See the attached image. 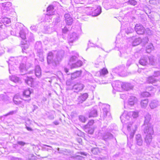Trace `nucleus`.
Listing matches in <instances>:
<instances>
[{
  "mask_svg": "<svg viewBox=\"0 0 160 160\" xmlns=\"http://www.w3.org/2000/svg\"><path fill=\"white\" fill-rule=\"evenodd\" d=\"M54 52L50 51L47 54V62L48 65L52 68H55L58 65L63 56L64 51H61L57 52L55 55Z\"/></svg>",
  "mask_w": 160,
  "mask_h": 160,
  "instance_id": "f257e3e1",
  "label": "nucleus"
},
{
  "mask_svg": "<svg viewBox=\"0 0 160 160\" xmlns=\"http://www.w3.org/2000/svg\"><path fill=\"white\" fill-rule=\"evenodd\" d=\"M138 116V112H129L124 111L123 114L120 116L121 121L122 123L128 124V122H127L132 118V117L135 118Z\"/></svg>",
  "mask_w": 160,
  "mask_h": 160,
  "instance_id": "f03ea898",
  "label": "nucleus"
},
{
  "mask_svg": "<svg viewBox=\"0 0 160 160\" xmlns=\"http://www.w3.org/2000/svg\"><path fill=\"white\" fill-rule=\"evenodd\" d=\"M144 132L145 134V141L147 145H149L152 141V135L154 133L152 126H149L148 125V126L146 127L144 129Z\"/></svg>",
  "mask_w": 160,
  "mask_h": 160,
  "instance_id": "7ed1b4c3",
  "label": "nucleus"
},
{
  "mask_svg": "<svg viewBox=\"0 0 160 160\" xmlns=\"http://www.w3.org/2000/svg\"><path fill=\"white\" fill-rule=\"evenodd\" d=\"M24 79L25 82L31 87H35L38 84V82L31 77H27Z\"/></svg>",
  "mask_w": 160,
  "mask_h": 160,
  "instance_id": "20e7f679",
  "label": "nucleus"
},
{
  "mask_svg": "<svg viewBox=\"0 0 160 160\" xmlns=\"http://www.w3.org/2000/svg\"><path fill=\"white\" fill-rule=\"evenodd\" d=\"M103 113L101 115L104 119H105L108 116L109 117V112L110 106L108 104H104L103 105Z\"/></svg>",
  "mask_w": 160,
  "mask_h": 160,
  "instance_id": "39448f33",
  "label": "nucleus"
},
{
  "mask_svg": "<svg viewBox=\"0 0 160 160\" xmlns=\"http://www.w3.org/2000/svg\"><path fill=\"white\" fill-rule=\"evenodd\" d=\"M137 100V98L134 96L132 95L129 96L127 103H124V107H125L127 104L128 106V108H129L130 107L129 106L132 107L134 105L136 102Z\"/></svg>",
  "mask_w": 160,
  "mask_h": 160,
  "instance_id": "423d86ee",
  "label": "nucleus"
},
{
  "mask_svg": "<svg viewBox=\"0 0 160 160\" xmlns=\"http://www.w3.org/2000/svg\"><path fill=\"white\" fill-rule=\"evenodd\" d=\"M84 87V86L83 84L82 83L80 82L77 83L73 86L72 90L74 92H78L83 90Z\"/></svg>",
  "mask_w": 160,
  "mask_h": 160,
  "instance_id": "0eeeda50",
  "label": "nucleus"
},
{
  "mask_svg": "<svg viewBox=\"0 0 160 160\" xmlns=\"http://www.w3.org/2000/svg\"><path fill=\"white\" fill-rule=\"evenodd\" d=\"M135 30L137 34H142L145 32V29L143 26L140 24H137L135 27Z\"/></svg>",
  "mask_w": 160,
  "mask_h": 160,
  "instance_id": "6e6552de",
  "label": "nucleus"
},
{
  "mask_svg": "<svg viewBox=\"0 0 160 160\" xmlns=\"http://www.w3.org/2000/svg\"><path fill=\"white\" fill-rule=\"evenodd\" d=\"M122 82L119 81H116L113 82L112 86L114 89L121 91L122 90Z\"/></svg>",
  "mask_w": 160,
  "mask_h": 160,
  "instance_id": "1a4fd4ad",
  "label": "nucleus"
},
{
  "mask_svg": "<svg viewBox=\"0 0 160 160\" xmlns=\"http://www.w3.org/2000/svg\"><path fill=\"white\" fill-rule=\"evenodd\" d=\"M79 37V35L76 33L73 32L70 34L68 37L69 38V43H72L73 42L77 40Z\"/></svg>",
  "mask_w": 160,
  "mask_h": 160,
  "instance_id": "9d476101",
  "label": "nucleus"
},
{
  "mask_svg": "<svg viewBox=\"0 0 160 160\" xmlns=\"http://www.w3.org/2000/svg\"><path fill=\"white\" fill-rule=\"evenodd\" d=\"M64 18L65 22L68 25H71L73 22V19L71 17L69 14H65L64 15Z\"/></svg>",
  "mask_w": 160,
  "mask_h": 160,
  "instance_id": "9b49d317",
  "label": "nucleus"
},
{
  "mask_svg": "<svg viewBox=\"0 0 160 160\" xmlns=\"http://www.w3.org/2000/svg\"><path fill=\"white\" fill-rule=\"evenodd\" d=\"M139 63L142 66H145L148 64V58L147 56L142 57L139 61Z\"/></svg>",
  "mask_w": 160,
  "mask_h": 160,
  "instance_id": "f8f14e48",
  "label": "nucleus"
},
{
  "mask_svg": "<svg viewBox=\"0 0 160 160\" xmlns=\"http://www.w3.org/2000/svg\"><path fill=\"white\" fill-rule=\"evenodd\" d=\"M158 81V79L155 78L152 76L149 77L147 80V82L148 83H151L154 85H156L155 84Z\"/></svg>",
  "mask_w": 160,
  "mask_h": 160,
  "instance_id": "ddd939ff",
  "label": "nucleus"
},
{
  "mask_svg": "<svg viewBox=\"0 0 160 160\" xmlns=\"http://www.w3.org/2000/svg\"><path fill=\"white\" fill-rule=\"evenodd\" d=\"M28 68L26 66V63H21L19 66L20 72L22 73V75L26 73Z\"/></svg>",
  "mask_w": 160,
  "mask_h": 160,
  "instance_id": "4468645a",
  "label": "nucleus"
},
{
  "mask_svg": "<svg viewBox=\"0 0 160 160\" xmlns=\"http://www.w3.org/2000/svg\"><path fill=\"white\" fill-rule=\"evenodd\" d=\"M88 97V94L87 93H84L78 97V101L79 103H81L85 101Z\"/></svg>",
  "mask_w": 160,
  "mask_h": 160,
  "instance_id": "2eb2a0df",
  "label": "nucleus"
},
{
  "mask_svg": "<svg viewBox=\"0 0 160 160\" xmlns=\"http://www.w3.org/2000/svg\"><path fill=\"white\" fill-rule=\"evenodd\" d=\"M132 87L130 83L128 82H122V90H124L128 91L131 89Z\"/></svg>",
  "mask_w": 160,
  "mask_h": 160,
  "instance_id": "dca6fc26",
  "label": "nucleus"
},
{
  "mask_svg": "<svg viewBox=\"0 0 160 160\" xmlns=\"http://www.w3.org/2000/svg\"><path fill=\"white\" fill-rule=\"evenodd\" d=\"M149 106L151 109H153L159 106L158 102L155 100H152L149 103Z\"/></svg>",
  "mask_w": 160,
  "mask_h": 160,
  "instance_id": "f3484780",
  "label": "nucleus"
},
{
  "mask_svg": "<svg viewBox=\"0 0 160 160\" xmlns=\"http://www.w3.org/2000/svg\"><path fill=\"white\" fill-rule=\"evenodd\" d=\"M135 138L137 144L139 146L142 145L143 141L141 135L139 134L135 136Z\"/></svg>",
  "mask_w": 160,
  "mask_h": 160,
  "instance_id": "a211bd4d",
  "label": "nucleus"
},
{
  "mask_svg": "<svg viewBox=\"0 0 160 160\" xmlns=\"http://www.w3.org/2000/svg\"><path fill=\"white\" fill-rule=\"evenodd\" d=\"M35 49L37 50L38 52L42 53V46L41 42L40 41L37 42L35 46Z\"/></svg>",
  "mask_w": 160,
  "mask_h": 160,
  "instance_id": "6ab92c4d",
  "label": "nucleus"
},
{
  "mask_svg": "<svg viewBox=\"0 0 160 160\" xmlns=\"http://www.w3.org/2000/svg\"><path fill=\"white\" fill-rule=\"evenodd\" d=\"M131 123V122H130ZM132 124V122L130 123V125H128L127 126V130L128 132H130V138H132L133 137L135 133V130L131 128V126Z\"/></svg>",
  "mask_w": 160,
  "mask_h": 160,
  "instance_id": "aec40b11",
  "label": "nucleus"
},
{
  "mask_svg": "<svg viewBox=\"0 0 160 160\" xmlns=\"http://www.w3.org/2000/svg\"><path fill=\"white\" fill-rule=\"evenodd\" d=\"M82 61L80 60H78V59L77 60L76 62L73 63V64L71 65V68H75L78 67H80L82 65Z\"/></svg>",
  "mask_w": 160,
  "mask_h": 160,
  "instance_id": "412c9836",
  "label": "nucleus"
},
{
  "mask_svg": "<svg viewBox=\"0 0 160 160\" xmlns=\"http://www.w3.org/2000/svg\"><path fill=\"white\" fill-rule=\"evenodd\" d=\"M101 8L100 6H98L96 9L92 12V16H97L99 15L101 12Z\"/></svg>",
  "mask_w": 160,
  "mask_h": 160,
  "instance_id": "4be33fe9",
  "label": "nucleus"
},
{
  "mask_svg": "<svg viewBox=\"0 0 160 160\" xmlns=\"http://www.w3.org/2000/svg\"><path fill=\"white\" fill-rule=\"evenodd\" d=\"M78 54H76V55L72 56L70 58L68 64L71 66L73 63L76 62L78 60Z\"/></svg>",
  "mask_w": 160,
  "mask_h": 160,
  "instance_id": "5701e85b",
  "label": "nucleus"
},
{
  "mask_svg": "<svg viewBox=\"0 0 160 160\" xmlns=\"http://www.w3.org/2000/svg\"><path fill=\"white\" fill-rule=\"evenodd\" d=\"M3 9L7 11L10 10L12 6V3L10 2H7L2 3Z\"/></svg>",
  "mask_w": 160,
  "mask_h": 160,
  "instance_id": "b1692460",
  "label": "nucleus"
},
{
  "mask_svg": "<svg viewBox=\"0 0 160 160\" xmlns=\"http://www.w3.org/2000/svg\"><path fill=\"white\" fill-rule=\"evenodd\" d=\"M47 15H52L54 14V8L53 5H50L47 8Z\"/></svg>",
  "mask_w": 160,
  "mask_h": 160,
  "instance_id": "393cba45",
  "label": "nucleus"
},
{
  "mask_svg": "<svg viewBox=\"0 0 160 160\" xmlns=\"http://www.w3.org/2000/svg\"><path fill=\"white\" fill-rule=\"evenodd\" d=\"M82 73L81 71H77L71 74V78L72 79H74L80 77Z\"/></svg>",
  "mask_w": 160,
  "mask_h": 160,
  "instance_id": "a878e982",
  "label": "nucleus"
},
{
  "mask_svg": "<svg viewBox=\"0 0 160 160\" xmlns=\"http://www.w3.org/2000/svg\"><path fill=\"white\" fill-rule=\"evenodd\" d=\"M151 118V115L148 113L145 116V121H144V125H147L146 127L148 126V125L149 126H152L151 124L149 123V122L150 121Z\"/></svg>",
  "mask_w": 160,
  "mask_h": 160,
  "instance_id": "bb28decb",
  "label": "nucleus"
},
{
  "mask_svg": "<svg viewBox=\"0 0 160 160\" xmlns=\"http://www.w3.org/2000/svg\"><path fill=\"white\" fill-rule=\"evenodd\" d=\"M21 99L19 98L18 95H15L13 98V101L15 104L19 105L22 102Z\"/></svg>",
  "mask_w": 160,
  "mask_h": 160,
  "instance_id": "cd10ccee",
  "label": "nucleus"
},
{
  "mask_svg": "<svg viewBox=\"0 0 160 160\" xmlns=\"http://www.w3.org/2000/svg\"><path fill=\"white\" fill-rule=\"evenodd\" d=\"M35 74L36 77L39 78L41 75V72L40 68L38 65L36 66L35 70Z\"/></svg>",
  "mask_w": 160,
  "mask_h": 160,
  "instance_id": "c85d7f7f",
  "label": "nucleus"
},
{
  "mask_svg": "<svg viewBox=\"0 0 160 160\" xmlns=\"http://www.w3.org/2000/svg\"><path fill=\"white\" fill-rule=\"evenodd\" d=\"M113 137V135L109 132H106L104 133L103 136L102 138L105 141L108 140V139H110Z\"/></svg>",
  "mask_w": 160,
  "mask_h": 160,
  "instance_id": "c756f323",
  "label": "nucleus"
},
{
  "mask_svg": "<svg viewBox=\"0 0 160 160\" xmlns=\"http://www.w3.org/2000/svg\"><path fill=\"white\" fill-rule=\"evenodd\" d=\"M97 116V110L95 109H92L89 115V118L95 117Z\"/></svg>",
  "mask_w": 160,
  "mask_h": 160,
  "instance_id": "7c9ffc66",
  "label": "nucleus"
},
{
  "mask_svg": "<svg viewBox=\"0 0 160 160\" xmlns=\"http://www.w3.org/2000/svg\"><path fill=\"white\" fill-rule=\"evenodd\" d=\"M16 58L14 57H11L9 59V61L8 62L7 61V62L9 66V72L11 73V70H12V65H11L12 63L10 62H14V60H16Z\"/></svg>",
  "mask_w": 160,
  "mask_h": 160,
  "instance_id": "2f4dec72",
  "label": "nucleus"
},
{
  "mask_svg": "<svg viewBox=\"0 0 160 160\" xmlns=\"http://www.w3.org/2000/svg\"><path fill=\"white\" fill-rule=\"evenodd\" d=\"M59 149H60L59 148H58L57 149L58 153H60L63 154L64 155H68L70 154V152L69 150L66 149H65L63 150H60Z\"/></svg>",
  "mask_w": 160,
  "mask_h": 160,
  "instance_id": "473e14b6",
  "label": "nucleus"
},
{
  "mask_svg": "<svg viewBox=\"0 0 160 160\" xmlns=\"http://www.w3.org/2000/svg\"><path fill=\"white\" fill-rule=\"evenodd\" d=\"M148 102V99L142 100L141 102V105L142 108H145L147 106Z\"/></svg>",
  "mask_w": 160,
  "mask_h": 160,
  "instance_id": "72a5a7b5",
  "label": "nucleus"
},
{
  "mask_svg": "<svg viewBox=\"0 0 160 160\" xmlns=\"http://www.w3.org/2000/svg\"><path fill=\"white\" fill-rule=\"evenodd\" d=\"M142 42V39L140 38H136L132 42V45L136 46Z\"/></svg>",
  "mask_w": 160,
  "mask_h": 160,
  "instance_id": "f704fd0d",
  "label": "nucleus"
},
{
  "mask_svg": "<svg viewBox=\"0 0 160 160\" xmlns=\"http://www.w3.org/2000/svg\"><path fill=\"white\" fill-rule=\"evenodd\" d=\"M9 78L11 81L15 82H20L19 78L14 75L10 76Z\"/></svg>",
  "mask_w": 160,
  "mask_h": 160,
  "instance_id": "c9c22d12",
  "label": "nucleus"
},
{
  "mask_svg": "<svg viewBox=\"0 0 160 160\" xmlns=\"http://www.w3.org/2000/svg\"><path fill=\"white\" fill-rule=\"evenodd\" d=\"M98 73L100 76H104L108 73V71L107 69L104 68L100 71Z\"/></svg>",
  "mask_w": 160,
  "mask_h": 160,
  "instance_id": "e433bc0d",
  "label": "nucleus"
},
{
  "mask_svg": "<svg viewBox=\"0 0 160 160\" xmlns=\"http://www.w3.org/2000/svg\"><path fill=\"white\" fill-rule=\"evenodd\" d=\"M31 93L30 89H26L24 91L23 93V97L25 98H28Z\"/></svg>",
  "mask_w": 160,
  "mask_h": 160,
  "instance_id": "4c0bfd02",
  "label": "nucleus"
},
{
  "mask_svg": "<svg viewBox=\"0 0 160 160\" xmlns=\"http://www.w3.org/2000/svg\"><path fill=\"white\" fill-rule=\"evenodd\" d=\"M153 49L154 47L153 45L152 44L150 43L146 47V51L147 53H149L152 51L153 50Z\"/></svg>",
  "mask_w": 160,
  "mask_h": 160,
  "instance_id": "58836bf2",
  "label": "nucleus"
},
{
  "mask_svg": "<svg viewBox=\"0 0 160 160\" xmlns=\"http://www.w3.org/2000/svg\"><path fill=\"white\" fill-rule=\"evenodd\" d=\"M148 58L150 64L152 65H154L155 64L156 60L153 56H150L149 57H148Z\"/></svg>",
  "mask_w": 160,
  "mask_h": 160,
  "instance_id": "ea45409f",
  "label": "nucleus"
},
{
  "mask_svg": "<svg viewBox=\"0 0 160 160\" xmlns=\"http://www.w3.org/2000/svg\"><path fill=\"white\" fill-rule=\"evenodd\" d=\"M1 22L4 25L9 24L11 22L10 19L7 18H2L1 20Z\"/></svg>",
  "mask_w": 160,
  "mask_h": 160,
  "instance_id": "a19ab883",
  "label": "nucleus"
},
{
  "mask_svg": "<svg viewBox=\"0 0 160 160\" xmlns=\"http://www.w3.org/2000/svg\"><path fill=\"white\" fill-rule=\"evenodd\" d=\"M118 68L116 67L112 69V72L111 73V75L113 76V75H119V71Z\"/></svg>",
  "mask_w": 160,
  "mask_h": 160,
  "instance_id": "79ce46f5",
  "label": "nucleus"
},
{
  "mask_svg": "<svg viewBox=\"0 0 160 160\" xmlns=\"http://www.w3.org/2000/svg\"><path fill=\"white\" fill-rule=\"evenodd\" d=\"M118 68L119 75L122 76L123 73L124 72L125 69V68L123 66H120L118 67Z\"/></svg>",
  "mask_w": 160,
  "mask_h": 160,
  "instance_id": "37998d69",
  "label": "nucleus"
},
{
  "mask_svg": "<svg viewBox=\"0 0 160 160\" xmlns=\"http://www.w3.org/2000/svg\"><path fill=\"white\" fill-rule=\"evenodd\" d=\"M19 36L23 40L27 39L25 34L23 30H21L19 32Z\"/></svg>",
  "mask_w": 160,
  "mask_h": 160,
  "instance_id": "c03bdc74",
  "label": "nucleus"
},
{
  "mask_svg": "<svg viewBox=\"0 0 160 160\" xmlns=\"http://www.w3.org/2000/svg\"><path fill=\"white\" fill-rule=\"evenodd\" d=\"M128 4L134 6L137 4V2L136 0H129Z\"/></svg>",
  "mask_w": 160,
  "mask_h": 160,
  "instance_id": "a18cd8bd",
  "label": "nucleus"
},
{
  "mask_svg": "<svg viewBox=\"0 0 160 160\" xmlns=\"http://www.w3.org/2000/svg\"><path fill=\"white\" fill-rule=\"evenodd\" d=\"M21 47L22 52H26V51L28 48V45L27 44H22Z\"/></svg>",
  "mask_w": 160,
  "mask_h": 160,
  "instance_id": "49530a36",
  "label": "nucleus"
},
{
  "mask_svg": "<svg viewBox=\"0 0 160 160\" xmlns=\"http://www.w3.org/2000/svg\"><path fill=\"white\" fill-rule=\"evenodd\" d=\"M91 151L94 154H97L99 152L98 148H92Z\"/></svg>",
  "mask_w": 160,
  "mask_h": 160,
  "instance_id": "de8ad7c7",
  "label": "nucleus"
},
{
  "mask_svg": "<svg viewBox=\"0 0 160 160\" xmlns=\"http://www.w3.org/2000/svg\"><path fill=\"white\" fill-rule=\"evenodd\" d=\"M35 156L32 154H28L26 156V158L28 160L34 159Z\"/></svg>",
  "mask_w": 160,
  "mask_h": 160,
  "instance_id": "09e8293b",
  "label": "nucleus"
},
{
  "mask_svg": "<svg viewBox=\"0 0 160 160\" xmlns=\"http://www.w3.org/2000/svg\"><path fill=\"white\" fill-rule=\"evenodd\" d=\"M133 31V29L131 27L128 28L125 30V32L127 34L132 33Z\"/></svg>",
  "mask_w": 160,
  "mask_h": 160,
  "instance_id": "8fccbe9b",
  "label": "nucleus"
},
{
  "mask_svg": "<svg viewBox=\"0 0 160 160\" xmlns=\"http://www.w3.org/2000/svg\"><path fill=\"white\" fill-rule=\"evenodd\" d=\"M79 120L82 122H85L86 121V118L84 116L82 115H80L79 116Z\"/></svg>",
  "mask_w": 160,
  "mask_h": 160,
  "instance_id": "3c124183",
  "label": "nucleus"
},
{
  "mask_svg": "<svg viewBox=\"0 0 160 160\" xmlns=\"http://www.w3.org/2000/svg\"><path fill=\"white\" fill-rule=\"evenodd\" d=\"M17 111L16 110H14V111H10L6 114L4 116H7L8 115H12L13 114H15L17 112Z\"/></svg>",
  "mask_w": 160,
  "mask_h": 160,
  "instance_id": "603ef678",
  "label": "nucleus"
},
{
  "mask_svg": "<svg viewBox=\"0 0 160 160\" xmlns=\"http://www.w3.org/2000/svg\"><path fill=\"white\" fill-rule=\"evenodd\" d=\"M160 75V72L159 71H155L154 72L153 76L155 78L157 77Z\"/></svg>",
  "mask_w": 160,
  "mask_h": 160,
  "instance_id": "864d4df0",
  "label": "nucleus"
},
{
  "mask_svg": "<svg viewBox=\"0 0 160 160\" xmlns=\"http://www.w3.org/2000/svg\"><path fill=\"white\" fill-rule=\"evenodd\" d=\"M7 96L3 94L0 95V101H5V98Z\"/></svg>",
  "mask_w": 160,
  "mask_h": 160,
  "instance_id": "5fc2aeb1",
  "label": "nucleus"
},
{
  "mask_svg": "<svg viewBox=\"0 0 160 160\" xmlns=\"http://www.w3.org/2000/svg\"><path fill=\"white\" fill-rule=\"evenodd\" d=\"M144 33H146L149 35H151L152 34L151 31L148 28H147L146 29H145Z\"/></svg>",
  "mask_w": 160,
  "mask_h": 160,
  "instance_id": "6e6d98bb",
  "label": "nucleus"
},
{
  "mask_svg": "<svg viewBox=\"0 0 160 160\" xmlns=\"http://www.w3.org/2000/svg\"><path fill=\"white\" fill-rule=\"evenodd\" d=\"M7 37V36L5 33H2L0 35V39L1 40H3Z\"/></svg>",
  "mask_w": 160,
  "mask_h": 160,
  "instance_id": "4d7b16f0",
  "label": "nucleus"
},
{
  "mask_svg": "<svg viewBox=\"0 0 160 160\" xmlns=\"http://www.w3.org/2000/svg\"><path fill=\"white\" fill-rule=\"evenodd\" d=\"M148 38L147 37H145L143 39H142V42L145 44L148 43Z\"/></svg>",
  "mask_w": 160,
  "mask_h": 160,
  "instance_id": "13d9d810",
  "label": "nucleus"
},
{
  "mask_svg": "<svg viewBox=\"0 0 160 160\" xmlns=\"http://www.w3.org/2000/svg\"><path fill=\"white\" fill-rule=\"evenodd\" d=\"M17 143L18 144L22 146H23L25 144H27V143L22 141H18V142Z\"/></svg>",
  "mask_w": 160,
  "mask_h": 160,
  "instance_id": "bf43d9fd",
  "label": "nucleus"
},
{
  "mask_svg": "<svg viewBox=\"0 0 160 160\" xmlns=\"http://www.w3.org/2000/svg\"><path fill=\"white\" fill-rule=\"evenodd\" d=\"M150 93L147 92H144L143 93L142 95L144 96L148 97L150 95Z\"/></svg>",
  "mask_w": 160,
  "mask_h": 160,
  "instance_id": "052dcab7",
  "label": "nucleus"
},
{
  "mask_svg": "<svg viewBox=\"0 0 160 160\" xmlns=\"http://www.w3.org/2000/svg\"><path fill=\"white\" fill-rule=\"evenodd\" d=\"M34 40V39L33 38V35L32 34L30 33V38L28 39L29 41L32 42Z\"/></svg>",
  "mask_w": 160,
  "mask_h": 160,
  "instance_id": "680f3d73",
  "label": "nucleus"
},
{
  "mask_svg": "<svg viewBox=\"0 0 160 160\" xmlns=\"http://www.w3.org/2000/svg\"><path fill=\"white\" fill-rule=\"evenodd\" d=\"M94 123V120H92L89 121L87 125L89 126H90L93 125V124Z\"/></svg>",
  "mask_w": 160,
  "mask_h": 160,
  "instance_id": "e2e57ef3",
  "label": "nucleus"
},
{
  "mask_svg": "<svg viewBox=\"0 0 160 160\" xmlns=\"http://www.w3.org/2000/svg\"><path fill=\"white\" fill-rule=\"evenodd\" d=\"M147 89L149 91H154V89L152 86L148 87L147 88Z\"/></svg>",
  "mask_w": 160,
  "mask_h": 160,
  "instance_id": "0e129e2a",
  "label": "nucleus"
},
{
  "mask_svg": "<svg viewBox=\"0 0 160 160\" xmlns=\"http://www.w3.org/2000/svg\"><path fill=\"white\" fill-rule=\"evenodd\" d=\"M43 146H46L48 147H49L50 148L49 149H47V148H45L43 147V148H44L45 150H48V149L52 150V147L50 146H49V145H43Z\"/></svg>",
  "mask_w": 160,
  "mask_h": 160,
  "instance_id": "69168bd1",
  "label": "nucleus"
},
{
  "mask_svg": "<svg viewBox=\"0 0 160 160\" xmlns=\"http://www.w3.org/2000/svg\"><path fill=\"white\" fill-rule=\"evenodd\" d=\"M68 31V29L66 27H65L64 28L62 29V32L63 33H65Z\"/></svg>",
  "mask_w": 160,
  "mask_h": 160,
  "instance_id": "338daca9",
  "label": "nucleus"
},
{
  "mask_svg": "<svg viewBox=\"0 0 160 160\" xmlns=\"http://www.w3.org/2000/svg\"><path fill=\"white\" fill-rule=\"evenodd\" d=\"M120 97L121 98L124 99L126 98V95L125 94H120Z\"/></svg>",
  "mask_w": 160,
  "mask_h": 160,
  "instance_id": "774afa93",
  "label": "nucleus"
}]
</instances>
